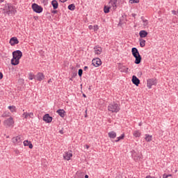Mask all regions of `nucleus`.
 I'll return each instance as SVG.
<instances>
[{
	"label": "nucleus",
	"instance_id": "nucleus-23",
	"mask_svg": "<svg viewBox=\"0 0 178 178\" xmlns=\"http://www.w3.org/2000/svg\"><path fill=\"white\" fill-rule=\"evenodd\" d=\"M109 3H111V5H112L113 8H115V9L118 8V6H116V3H118V0H111Z\"/></svg>",
	"mask_w": 178,
	"mask_h": 178
},
{
	"label": "nucleus",
	"instance_id": "nucleus-34",
	"mask_svg": "<svg viewBox=\"0 0 178 178\" xmlns=\"http://www.w3.org/2000/svg\"><path fill=\"white\" fill-rule=\"evenodd\" d=\"M8 109H10V112H13L16 109V106H9Z\"/></svg>",
	"mask_w": 178,
	"mask_h": 178
},
{
	"label": "nucleus",
	"instance_id": "nucleus-14",
	"mask_svg": "<svg viewBox=\"0 0 178 178\" xmlns=\"http://www.w3.org/2000/svg\"><path fill=\"white\" fill-rule=\"evenodd\" d=\"M10 44L13 47L14 45L19 44V40L16 37H13L10 40Z\"/></svg>",
	"mask_w": 178,
	"mask_h": 178
},
{
	"label": "nucleus",
	"instance_id": "nucleus-16",
	"mask_svg": "<svg viewBox=\"0 0 178 178\" xmlns=\"http://www.w3.org/2000/svg\"><path fill=\"white\" fill-rule=\"evenodd\" d=\"M134 58H135L134 63H136V65H140L141 63V60L143 59L141 55L139 54L138 56H135Z\"/></svg>",
	"mask_w": 178,
	"mask_h": 178
},
{
	"label": "nucleus",
	"instance_id": "nucleus-42",
	"mask_svg": "<svg viewBox=\"0 0 178 178\" xmlns=\"http://www.w3.org/2000/svg\"><path fill=\"white\" fill-rule=\"evenodd\" d=\"M28 147L30 148V149H33V144L31 143H29Z\"/></svg>",
	"mask_w": 178,
	"mask_h": 178
},
{
	"label": "nucleus",
	"instance_id": "nucleus-51",
	"mask_svg": "<svg viewBox=\"0 0 178 178\" xmlns=\"http://www.w3.org/2000/svg\"><path fill=\"white\" fill-rule=\"evenodd\" d=\"M59 133H60V134H63V130H60Z\"/></svg>",
	"mask_w": 178,
	"mask_h": 178
},
{
	"label": "nucleus",
	"instance_id": "nucleus-17",
	"mask_svg": "<svg viewBox=\"0 0 178 178\" xmlns=\"http://www.w3.org/2000/svg\"><path fill=\"white\" fill-rule=\"evenodd\" d=\"M56 113H58L60 118H65L66 116V111L63 109L57 110Z\"/></svg>",
	"mask_w": 178,
	"mask_h": 178
},
{
	"label": "nucleus",
	"instance_id": "nucleus-13",
	"mask_svg": "<svg viewBox=\"0 0 178 178\" xmlns=\"http://www.w3.org/2000/svg\"><path fill=\"white\" fill-rule=\"evenodd\" d=\"M93 49L95 50V55H101L102 54V47L99 46H95Z\"/></svg>",
	"mask_w": 178,
	"mask_h": 178
},
{
	"label": "nucleus",
	"instance_id": "nucleus-21",
	"mask_svg": "<svg viewBox=\"0 0 178 178\" xmlns=\"http://www.w3.org/2000/svg\"><path fill=\"white\" fill-rule=\"evenodd\" d=\"M5 123L6 124H7V126H12V124H13L14 123L13 118L12 117H10L5 121Z\"/></svg>",
	"mask_w": 178,
	"mask_h": 178
},
{
	"label": "nucleus",
	"instance_id": "nucleus-46",
	"mask_svg": "<svg viewBox=\"0 0 178 178\" xmlns=\"http://www.w3.org/2000/svg\"><path fill=\"white\" fill-rule=\"evenodd\" d=\"M89 29H90V30L94 29V26H92V25H90V26H89Z\"/></svg>",
	"mask_w": 178,
	"mask_h": 178
},
{
	"label": "nucleus",
	"instance_id": "nucleus-7",
	"mask_svg": "<svg viewBox=\"0 0 178 178\" xmlns=\"http://www.w3.org/2000/svg\"><path fill=\"white\" fill-rule=\"evenodd\" d=\"M12 141L15 145H20L22 144V137L20 136L12 138Z\"/></svg>",
	"mask_w": 178,
	"mask_h": 178
},
{
	"label": "nucleus",
	"instance_id": "nucleus-27",
	"mask_svg": "<svg viewBox=\"0 0 178 178\" xmlns=\"http://www.w3.org/2000/svg\"><path fill=\"white\" fill-rule=\"evenodd\" d=\"M133 134H134V136L136 138L141 136V132H140L138 130L134 131Z\"/></svg>",
	"mask_w": 178,
	"mask_h": 178
},
{
	"label": "nucleus",
	"instance_id": "nucleus-47",
	"mask_svg": "<svg viewBox=\"0 0 178 178\" xmlns=\"http://www.w3.org/2000/svg\"><path fill=\"white\" fill-rule=\"evenodd\" d=\"M163 178H168V175L164 174V175H163Z\"/></svg>",
	"mask_w": 178,
	"mask_h": 178
},
{
	"label": "nucleus",
	"instance_id": "nucleus-18",
	"mask_svg": "<svg viewBox=\"0 0 178 178\" xmlns=\"http://www.w3.org/2000/svg\"><path fill=\"white\" fill-rule=\"evenodd\" d=\"M147 35H148V32H147L145 30H142L139 32V36L142 39L145 38Z\"/></svg>",
	"mask_w": 178,
	"mask_h": 178
},
{
	"label": "nucleus",
	"instance_id": "nucleus-32",
	"mask_svg": "<svg viewBox=\"0 0 178 178\" xmlns=\"http://www.w3.org/2000/svg\"><path fill=\"white\" fill-rule=\"evenodd\" d=\"M109 9H111V8L105 6L104 8V13H109Z\"/></svg>",
	"mask_w": 178,
	"mask_h": 178
},
{
	"label": "nucleus",
	"instance_id": "nucleus-25",
	"mask_svg": "<svg viewBox=\"0 0 178 178\" xmlns=\"http://www.w3.org/2000/svg\"><path fill=\"white\" fill-rule=\"evenodd\" d=\"M23 116H25L24 118H25V119H27V118H33V116H34V113H23Z\"/></svg>",
	"mask_w": 178,
	"mask_h": 178
},
{
	"label": "nucleus",
	"instance_id": "nucleus-52",
	"mask_svg": "<svg viewBox=\"0 0 178 178\" xmlns=\"http://www.w3.org/2000/svg\"><path fill=\"white\" fill-rule=\"evenodd\" d=\"M167 176H168V177H171L172 175L170 174V175H168Z\"/></svg>",
	"mask_w": 178,
	"mask_h": 178
},
{
	"label": "nucleus",
	"instance_id": "nucleus-10",
	"mask_svg": "<svg viewBox=\"0 0 178 178\" xmlns=\"http://www.w3.org/2000/svg\"><path fill=\"white\" fill-rule=\"evenodd\" d=\"M118 70L122 73H127L129 68H127L126 66L123 65L122 64H119Z\"/></svg>",
	"mask_w": 178,
	"mask_h": 178
},
{
	"label": "nucleus",
	"instance_id": "nucleus-43",
	"mask_svg": "<svg viewBox=\"0 0 178 178\" xmlns=\"http://www.w3.org/2000/svg\"><path fill=\"white\" fill-rule=\"evenodd\" d=\"M3 79V74L0 72V80H2Z\"/></svg>",
	"mask_w": 178,
	"mask_h": 178
},
{
	"label": "nucleus",
	"instance_id": "nucleus-37",
	"mask_svg": "<svg viewBox=\"0 0 178 178\" xmlns=\"http://www.w3.org/2000/svg\"><path fill=\"white\" fill-rule=\"evenodd\" d=\"M41 2L44 5H48V0H41Z\"/></svg>",
	"mask_w": 178,
	"mask_h": 178
},
{
	"label": "nucleus",
	"instance_id": "nucleus-9",
	"mask_svg": "<svg viewBox=\"0 0 178 178\" xmlns=\"http://www.w3.org/2000/svg\"><path fill=\"white\" fill-rule=\"evenodd\" d=\"M52 119L53 118L50 116L49 113H47L43 116V120L44 122H46V123H51Z\"/></svg>",
	"mask_w": 178,
	"mask_h": 178
},
{
	"label": "nucleus",
	"instance_id": "nucleus-40",
	"mask_svg": "<svg viewBox=\"0 0 178 178\" xmlns=\"http://www.w3.org/2000/svg\"><path fill=\"white\" fill-rule=\"evenodd\" d=\"M51 13H52V15H56V13H58V10H51Z\"/></svg>",
	"mask_w": 178,
	"mask_h": 178
},
{
	"label": "nucleus",
	"instance_id": "nucleus-50",
	"mask_svg": "<svg viewBox=\"0 0 178 178\" xmlns=\"http://www.w3.org/2000/svg\"><path fill=\"white\" fill-rule=\"evenodd\" d=\"M83 98H87V95H86V94H83Z\"/></svg>",
	"mask_w": 178,
	"mask_h": 178
},
{
	"label": "nucleus",
	"instance_id": "nucleus-3",
	"mask_svg": "<svg viewBox=\"0 0 178 178\" xmlns=\"http://www.w3.org/2000/svg\"><path fill=\"white\" fill-rule=\"evenodd\" d=\"M31 7L33 12L35 13H42V10H44V8H42L41 6H39L35 3H33Z\"/></svg>",
	"mask_w": 178,
	"mask_h": 178
},
{
	"label": "nucleus",
	"instance_id": "nucleus-20",
	"mask_svg": "<svg viewBox=\"0 0 178 178\" xmlns=\"http://www.w3.org/2000/svg\"><path fill=\"white\" fill-rule=\"evenodd\" d=\"M131 54L134 57L140 55V52L138 51V49L136 47H133L131 49Z\"/></svg>",
	"mask_w": 178,
	"mask_h": 178
},
{
	"label": "nucleus",
	"instance_id": "nucleus-28",
	"mask_svg": "<svg viewBox=\"0 0 178 178\" xmlns=\"http://www.w3.org/2000/svg\"><path fill=\"white\" fill-rule=\"evenodd\" d=\"M68 9L69 10H74L76 9V6L74 5V3L70 4L68 6Z\"/></svg>",
	"mask_w": 178,
	"mask_h": 178
},
{
	"label": "nucleus",
	"instance_id": "nucleus-58",
	"mask_svg": "<svg viewBox=\"0 0 178 178\" xmlns=\"http://www.w3.org/2000/svg\"><path fill=\"white\" fill-rule=\"evenodd\" d=\"M86 148L88 149L90 148V146H88V145H86Z\"/></svg>",
	"mask_w": 178,
	"mask_h": 178
},
{
	"label": "nucleus",
	"instance_id": "nucleus-48",
	"mask_svg": "<svg viewBox=\"0 0 178 178\" xmlns=\"http://www.w3.org/2000/svg\"><path fill=\"white\" fill-rule=\"evenodd\" d=\"M88 70V67H87V66H85L84 67H83V70Z\"/></svg>",
	"mask_w": 178,
	"mask_h": 178
},
{
	"label": "nucleus",
	"instance_id": "nucleus-60",
	"mask_svg": "<svg viewBox=\"0 0 178 178\" xmlns=\"http://www.w3.org/2000/svg\"><path fill=\"white\" fill-rule=\"evenodd\" d=\"M70 80H71V81H72V78H70Z\"/></svg>",
	"mask_w": 178,
	"mask_h": 178
},
{
	"label": "nucleus",
	"instance_id": "nucleus-33",
	"mask_svg": "<svg viewBox=\"0 0 178 178\" xmlns=\"http://www.w3.org/2000/svg\"><path fill=\"white\" fill-rule=\"evenodd\" d=\"M29 80H33V79H35V76L31 72L29 74Z\"/></svg>",
	"mask_w": 178,
	"mask_h": 178
},
{
	"label": "nucleus",
	"instance_id": "nucleus-57",
	"mask_svg": "<svg viewBox=\"0 0 178 178\" xmlns=\"http://www.w3.org/2000/svg\"><path fill=\"white\" fill-rule=\"evenodd\" d=\"M85 178H88V175H86Z\"/></svg>",
	"mask_w": 178,
	"mask_h": 178
},
{
	"label": "nucleus",
	"instance_id": "nucleus-41",
	"mask_svg": "<svg viewBox=\"0 0 178 178\" xmlns=\"http://www.w3.org/2000/svg\"><path fill=\"white\" fill-rule=\"evenodd\" d=\"M93 30H94L95 31H97V30H98V25H95V26H93Z\"/></svg>",
	"mask_w": 178,
	"mask_h": 178
},
{
	"label": "nucleus",
	"instance_id": "nucleus-22",
	"mask_svg": "<svg viewBox=\"0 0 178 178\" xmlns=\"http://www.w3.org/2000/svg\"><path fill=\"white\" fill-rule=\"evenodd\" d=\"M108 136L109 138H116V132L112 131L108 132Z\"/></svg>",
	"mask_w": 178,
	"mask_h": 178
},
{
	"label": "nucleus",
	"instance_id": "nucleus-30",
	"mask_svg": "<svg viewBox=\"0 0 178 178\" xmlns=\"http://www.w3.org/2000/svg\"><path fill=\"white\" fill-rule=\"evenodd\" d=\"M141 19L143 22V26H148V20L145 19L144 17H141Z\"/></svg>",
	"mask_w": 178,
	"mask_h": 178
},
{
	"label": "nucleus",
	"instance_id": "nucleus-24",
	"mask_svg": "<svg viewBox=\"0 0 178 178\" xmlns=\"http://www.w3.org/2000/svg\"><path fill=\"white\" fill-rule=\"evenodd\" d=\"M139 42H140V47H141V48H144V47H145V40L143 38H140Z\"/></svg>",
	"mask_w": 178,
	"mask_h": 178
},
{
	"label": "nucleus",
	"instance_id": "nucleus-36",
	"mask_svg": "<svg viewBox=\"0 0 178 178\" xmlns=\"http://www.w3.org/2000/svg\"><path fill=\"white\" fill-rule=\"evenodd\" d=\"M30 143H31V141L29 140H25L24 141V147H28L29 144H30Z\"/></svg>",
	"mask_w": 178,
	"mask_h": 178
},
{
	"label": "nucleus",
	"instance_id": "nucleus-54",
	"mask_svg": "<svg viewBox=\"0 0 178 178\" xmlns=\"http://www.w3.org/2000/svg\"><path fill=\"white\" fill-rule=\"evenodd\" d=\"M5 0H0V3H2Z\"/></svg>",
	"mask_w": 178,
	"mask_h": 178
},
{
	"label": "nucleus",
	"instance_id": "nucleus-12",
	"mask_svg": "<svg viewBox=\"0 0 178 178\" xmlns=\"http://www.w3.org/2000/svg\"><path fill=\"white\" fill-rule=\"evenodd\" d=\"M44 77L45 76L42 72H38L35 76V80H37L38 81H42V80H44Z\"/></svg>",
	"mask_w": 178,
	"mask_h": 178
},
{
	"label": "nucleus",
	"instance_id": "nucleus-56",
	"mask_svg": "<svg viewBox=\"0 0 178 178\" xmlns=\"http://www.w3.org/2000/svg\"><path fill=\"white\" fill-rule=\"evenodd\" d=\"M86 113H87V110H86ZM85 118H87V114L85 115Z\"/></svg>",
	"mask_w": 178,
	"mask_h": 178
},
{
	"label": "nucleus",
	"instance_id": "nucleus-39",
	"mask_svg": "<svg viewBox=\"0 0 178 178\" xmlns=\"http://www.w3.org/2000/svg\"><path fill=\"white\" fill-rule=\"evenodd\" d=\"M76 76H77V72H73L72 75V79H74V77H76Z\"/></svg>",
	"mask_w": 178,
	"mask_h": 178
},
{
	"label": "nucleus",
	"instance_id": "nucleus-31",
	"mask_svg": "<svg viewBox=\"0 0 178 178\" xmlns=\"http://www.w3.org/2000/svg\"><path fill=\"white\" fill-rule=\"evenodd\" d=\"M75 178H84V174L83 173H76Z\"/></svg>",
	"mask_w": 178,
	"mask_h": 178
},
{
	"label": "nucleus",
	"instance_id": "nucleus-38",
	"mask_svg": "<svg viewBox=\"0 0 178 178\" xmlns=\"http://www.w3.org/2000/svg\"><path fill=\"white\" fill-rule=\"evenodd\" d=\"M115 178H123V177L122 176V174L118 173V174H117Z\"/></svg>",
	"mask_w": 178,
	"mask_h": 178
},
{
	"label": "nucleus",
	"instance_id": "nucleus-2",
	"mask_svg": "<svg viewBox=\"0 0 178 178\" xmlns=\"http://www.w3.org/2000/svg\"><path fill=\"white\" fill-rule=\"evenodd\" d=\"M108 111L112 113H118L120 111V107L117 103L113 102L108 105Z\"/></svg>",
	"mask_w": 178,
	"mask_h": 178
},
{
	"label": "nucleus",
	"instance_id": "nucleus-35",
	"mask_svg": "<svg viewBox=\"0 0 178 178\" xmlns=\"http://www.w3.org/2000/svg\"><path fill=\"white\" fill-rule=\"evenodd\" d=\"M78 75L79 77H81L83 76V69H79L78 71Z\"/></svg>",
	"mask_w": 178,
	"mask_h": 178
},
{
	"label": "nucleus",
	"instance_id": "nucleus-45",
	"mask_svg": "<svg viewBox=\"0 0 178 178\" xmlns=\"http://www.w3.org/2000/svg\"><path fill=\"white\" fill-rule=\"evenodd\" d=\"M172 15H177V12H176L175 10H172Z\"/></svg>",
	"mask_w": 178,
	"mask_h": 178
},
{
	"label": "nucleus",
	"instance_id": "nucleus-53",
	"mask_svg": "<svg viewBox=\"0 0 178 178\" xmlns=\"http://www.w3.org/2000/svg\"><path fill=\"white\" fill-rule=\"evenodd\" d=\"M60 1H61V2H62L63 3L65 2V0H60Z\"/></svg>",
	"mask_w": 178,
	"mask_h": 178
},
{
	"label": "nucleus",
	"instance_id": "nucleus-26",
	"mask_svg": "<svg viewBox=\"0 0 178 178\" xmlns=\"http://www.w3.org/2000/svg\"><path fill=\"white\" fill-rule=\"evenodd\" d=\"M145 140L147 143H149L150 141H152V136H150L149 134H145Z\"/></svg>",
	"mask_w": 178,
	"mask_h": 178
},
{
	"label": "nucleus",
	"instance_id": "nucleus-6",
	"mask_svg": "<svg viewBox=\"0 0 178 178\" xmlns=\"http://www.w3.org/2000/svg\"><path fill=\"white\" fill-rule=\"evenodd\" d=\"M92 65H93L95 67H99V66H101V65H102V61L100 60L99 58H95L92 59Z\"/></svg>",
	"mask_w": 178,
	"mask_h": 178
},
{
	"label": "nucleus",
	"instance_id": "nucleus-19",
	"mask_svg": "<svg viewBox=\"0 0 178 178\" xmlns=\"http://www.w3.org/2000/svg\"><path fill=\"white\" fill-rule=\"evenodd\" d=\"M51 6L53 7V9L54 10H56V9H58V8H59V3H58V1H56V0H53L51 1Z\"/></svg>",
	"mask_w": 178,
	"mask_h": 178
},
{
	"label": "nucleus",
	"instance_id": "nucleus-1",
	"mask_svg": "<svg viewBox=\"0 0 178 178\" xmlns=\"http://www.w3.org/2000/svg\"><path fill=\"white\" fill-rule=\"evenodd\" d=\"M23 56V52L20 50H16L13 52V58L11 59V65L17 66L20 63V59Z\"/></svg>",
	"mask_w": 178,
	"mask_h": 178
},
{
	"label": "nucleus",
	"instance_id": "nucleus-11",
	"mask_svg": "<svg viewBox=\"0 0 178 178\" xmlns=\"http://www.w3.org/2000/svg\"><path fill=\"white\" fill-rule=\"evenodd\" d=\"M72 156H73V154H72V151L66 152L63 154V158L64 159H65V161H70V158H72Z\"/></svg>",
	"mask_w": 178,
	"mask_h": 178
},
{
	"label": "nucleus",
	"instance_id": "nucleus-49",
	"mask_svg": "<svg viewBox=\"0 0 178 178\" xmlns=\"http://www.w3.org/2000/svg\"><path fill=\"white\" fill-rule=\"evenodd\" d=\"M131 15H132V17H136V16H137V15L134 13H132Z\"/></svg>",
	"mask_w": 178,
	"mask_h": 178
},
{
	"label": "nucleus",
	"instance_id": "nucleus-59",
	"mask_svg": "<svg viewBox=\"0 0 178 178\" xmlns=\"http://www.w3.org/2000/svg\"><path fill=\"white\" fill-rule=\"evenodd\" d=\"M139 126H141V123L139 124Z\"/></svg>",
	"mask_w": 178,
	"mask_h": 178
},
{
	"label": "nucleus",
	"instance_id": "nucleus-15",
	"mask_svg": "<svg viewBox=\"0 0 178 178\" xmlns=\"http://www.w3.org/2000/svg\"><path fill=\"white\" fill-rule=\"evenodd\" d=\"M131 81H132L133 84H134L136 86H138V85L140 84V79L138 78H137V76L136 75H134L132 76Z\"/></svg>",
	"mask_w": 178,
	"mask_h": 178
},
{
	"label": "nucleus",
	"instance_id": "nucleus-44",
	"mask_svg": "<svg viewBox=\"0 0 178 178\" xmlns=\"http://www.w3.org/2000/svg\"><path fill=\"white\" fill-rule=\"evenodd\" d=\"M134 3H138L140 2V0H132Z\"/></svg>",
	"mask_w": 178,
	"mask_h": 178
},
{
	"label": "nucleus",
	"instance_id": "nucleus-5",
	"mask_svg": "<svg viewBox=\"0 0 178 178\" xmlns=\"http://www.w3.org/2000/svg\"><path fill=\"white\" fill-rule=\"evenodd\" d=\"M158 83V80L156 79H147V87L151 89L152 88V86H156V84Z\"/></svg>",
	"mask_w": 178,
	"mask_h": 178
},
{
	"label": "nucleus",
	"instance_id": "nucleus-61",
	"mask_svg": "<svg viewBox=\"0 0 178 178\" xmlns=\"http://www.w3.org/2000/svg\"><path fill=\"white\" fill-rule=\"evenodd\" d=\"M65 2H66V1H67V0H65Z\"/></svg>",
	"mask_w": 178,
	"mask_h": 178
},
{
	"label": "nucleus",
	"instance_id": "nucleus-55",
	"mask_svg": "<svg viewBox=\"0 0 178 178\" xmlns=\"http://www.w3.org/2000/svg\"><path fill=\"white\" fill-rule=\"evenodd\" d=\"M48 83H52V81H51V79H49V80L48 81Z\"/></svg>",
	"mask_w": 178,
	"mask_h": 178
},
{
	"label": "nucleus",
	"instance_id": "nucleus-29",
	"mask_svg": "<svg viewBox=\"0 0 178 178\" xmlns=\"http://www.w3.org/2000/svg\"><path fill=\"white\" fill-rule=\"evenodd\" d=\"M124 138V134H121L120 137L117 138V140H115V143H119L120 140H123Z\"/></svg>",
	"mask_w": 178,
	"mask_h": 178
},
{
	"label": "nucleus",
	"instance_id": "nucleus-4",
	"mask_svg": "<svg viewBox=\"0 0 178 178\" xmlns=\"http://www.w3.org/2000/svg\"><path fill=\"white\" fill-rule=\"evenodd\" d=\"M131 153V156L135 162H138L143 156V155L137 154L134 150L132 151Z\"/></svg>",
	"mask_w": 178,
	"mask_h": 178
},
{
	"label": "nucleus",
	"instance_id": "nucleus-8",
	"mask_svg": "<svg viewBox=\"0 0 178 178\" xmlns=\"http://www.w3.org/2000/svg\"><path fill=\"white\" fill-rule=\"evenodd\" d=\"M6 8H6V10H7V13H8V15H9V13H15V10H14V8H13V6H12V4H10V3H7L6 5Z\"/></svg>",
	"mask_w": 178,
	"mask_h": 178
}]
</instances>
